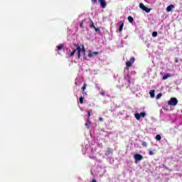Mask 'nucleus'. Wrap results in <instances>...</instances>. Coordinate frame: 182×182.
<instances>
[{"label":"nucleus","instance_id":"obj_1","mask_svg":"<svg viewBox=\"0 0 182 182\" xmlns=\"http://www.w3.org/2000/svg\"><path fill=\"white\" fill-rule=\"evenodd\" d=\"M75 47L77 48V50L78 52V58L80 59V53L83 55V56H86V50L85 49V46H82V49L77 44H75Z\"/></svg>","mask_w":182,"mask_h":182},{"label":"nucleus","instance_id":"obj_2","mask_svg":"<svg viewBox=\"0 0 182 182\" xmlns=\"http://www.w3.org/2000/svg\"><path fill=\"white\" fill-rule=\"evenodd\" d=\"M178 103V100H177V98L172 97L168 101V105H169L170 106H177Z\"/></svg>","mask_w":182,"mask_h":182},{"label":"nucleus","instance_id":"obj_3","mask_svg":"<svg viewBox=\"0 0 182 182\" xmlns=\"http://www.w3.org/2000/svg\"><path fill=\"white\" fill-rule=\"evenodd\" d=\"M136 60V59L134 58V57H132L130 58L129 61H127L126 62V66L127 68H132L133 63H134V61Z\"/></svg>","mask_w":182,"mask_h":182},{"label":"nucleus","instance_id":"obj_4","mask_svg":"<svg viewBox=\"0 0 182 182\" xmlns=\"http://www.w3.org/2000/svg\"><path fill=\"white\" fill-rule=\"evenodd\" d=\"M139 8L141 9H142V11H144L145 12H146V14H149V12H150V11H151V9H149V8L146 7V6H144V4H143V3L139 4Z\"/></svg>","mask_w":182,"mask_h":182},{"label":"nucleus","instance_id":"obj_5","mask_svg":"<svg viewBox=\"0 0 182 182\" xmlns=\"http://www.w3.org/2000/svg\"><path fill=\"white\" fill-rule=\"evenodd\" d=\"M105 156H112L113 154V149L108 147L107 150L105 151Z\"/></svg>","mask_w":182,"mask_h":182},{"label":"nucleus","instance_id":"obj_6","mask_svg":"<svg viewBox=\"0 0 182 182\" xmlns=\"http://www.w3.org/2000/svg\"><path fill=\"white\" fill-rule=\"evenodd\" d=\"M136 161H141V160H143V156L140 155L139 154H136L134 156Z\"/></svg>","mask_w":182,"mask_h":182},{"label":"nucleus","instance_id":"obj_7","mask_svg":"<svg viewBox=\"0 0 182 182\" xmlns=\"http://www.w3.org/2000/svg\"><path fill=\"white\" fill-rule=\"evenodd\" d=\"M97 55H99L98 51H95V52L90 51V53L88 54V58H93V56H97Z\"/></svg>","mask_w":182,"mask_h":182},{"label":"nucleus","instance_id":"obj_8","mask_svg":"<svg viewBox=\"0 0 182 182\" xmlns=\"http://www.w3.org/2000/svg\"><path fill=\"white\" fill-rule=\"evenodd\" d=\"M99 2L100 3L101 7L105 9L106 8L107 4H106V1L105 0H98Z\"/></svg>","mask_w":182,"mask_h":182},{"label":"nucleus","instance_id":"obj_9","mask_svg":"<svg viewBox=\"0 0 182 182\" xmlns=\"http://www.w3.org/2000/svg\"><path fill=\"white\" fill-rule=\"evenodd\" d=\"M174 5L171 4L166 7V12H171V9H173Z\"/></svg>","mask_w":182,"mask_h":182},{"label":"nucleus","instance_id":"obj_10","mask_svg":"<svg viewBox=\"0 0 182 182\" xmlns=\"http://www.w3.org/2000/svg\"><path fill=\"white\" fill-rule=\"evenodd\" d=\"M168 77H171V75H170V73H166L162 77V79L163 80H166V79H168Z\"/></svg>","mask_w":182,"mask_h":182},{"label":"nucleus","instance_id":"obj_11","mask_svg":"<svg viewBox=\"0 0 182 182\" xmlns=\"http://www.w3.org/2000/svg\"><path fill=\"white\" fill-rule=\"evenodd\" d=\"M120 26L119 28V32H122L123 31V26H124V23L123 21H120Z\"/></svg>","mask_w":182,"mask_h":182},{"label":"nucleus","instance_id":"obj_12","mask_svg":"<svg viewBox=\"0 0 182 182\" xmlns=\"http://www.w3.org/2000/svg\"><path fill=\"white\" fill-rule=\"evenodd\" d=\"M128 21L130 23H133V22H134V19L133 17H132V16H128Z\"/></svg>","mask_w":182,"mask_h":182},{"label":"nucleus","instance_id":"obj_13","mask_svg":"<svg viewBox=\"0 0 182 182\" xmlns=\"http://www.w3.org/2000/svg\"><path fill=\"white\" fill-rule=\"evenodd\" d=\"M85 127L90 129V120L87 119V122L85 123Z\"/></svg>","mask_w":182,"mask_h":182},{"label":"nucleus","instance_id":"obj_14","mask_svg":"<svg viewBox=\"0 0 182 182\" xmlns=\"http://www.w3.org/2000/svg\"><path fill=\"white\" fill-rule=\"evenodd\" d=\"M57 49H58V50H62V49H63V44H59L57 46Z\"/></svg>","mask_w":182,"mask_h":182},{"label":"nucleus","instance_id":"obj_15","mask_svg":"<svg viewBox=\"0 0 182 182\" xmlns=\"http://www.w3.org/2000/svg\"><path fill=\"white\" fill-rule=\"evenodd\" d=\"M86 86H87V85L83 84V86L82 87V93H85V95H86V92H85V90H86Z\"/></svg>","mask_w":182,"mask_h":182},{"label":"nucleus","instance_id":"obj_16","mask_svg":"<svg viewBox=\"0 0 182 182\" xmlns=\"http://www.w3.org/2000/svg\"><path fill=\"white\" fill-rule=\"evenodd\" d=\"M149 95H150V96H151V97H154V96H156V95L154 94V90H151L150 92H149Z\"/></svg>","mask_w":182,"mask_h":182},{"label":"nucleus","instance_id":"obj_17","mask_svg":"<svg viewBox=\"0 0 182 182\" xmlns=\"http://www.w3.org/2000/svg\"><path fill=\"white\" fill-rule=\"evenodd\" d=\"M156 140H157L158 141H160V140H161V135L157 134L156 136Z\"/></svg>","mask_w":182,"mask_h":182},{"label":"nucleus","instance_id":"obj_18","mask_svg":"<svg viewBox=\"0 0 182 182\" xmlns=\"http://www.w3.org/2000/svg\"><path fill=\"white\" fill-rule=\"evenodd\" d=\"M135 117H136V120H140V119H141L140 114L136 113L135 114Z\"/></svg>","mask_w":182,"mask_h":182},{"label":"nucleus","instance_id":"obj_19","mask_svg":"<svg viewBox=\"0 0 182 182\" xmlns=\"http://www.w3.org/2000/svg\"><path fill=\"white\" fill-rule=\"evenodd\" d=\"M76 50H77V48L75 49V50H73V52L70 53V56H71V57H72V56H74V55H75V53H76Z\"/></svg>","mask_w":182,"mask_h":182},{"label":"nucleus","instance_id":"obj_20","mask_svg":"<svg viewBox=\"0 0 182 182\" xmlns=\"http://www.w3.org/2000/svg\"><path fill=\"white\" fill-rule=\"evenodd\" d=\"M100 95H101V96H105L106 95V92L105 91V90H101Z\"/></svg>","mask_w":182,"mask_h":182},{"label":"nucleus","instance_id":"obj_21","mask_svg":"<svg viewBox=\"0 0 182 182\" xmlns=\"http://www.w3.org/2000/svg\"><path fill=\"white\" fill-rule=\"evenodd\" d=\"M154 151H156V150H154V151L150 150V151H149V156H154Z\"/></svg>","mask_w":182,"mask_h":182},{"label":"nucleus","instance_id":"obj_22","mask_svg":"<svg viewBox=\"0 0 182 182\" xmlns=\"http://www.w3.org/2000/svg\"><path fill=\"white\" fill-rule=\"evenodd\" d=\"M90 28H96V26H95V23H93V21H91V24L90 25Z\"/></svg>","mask_w":182,"mask_h":182},{"label":"nucleus","instance_id":"obj_23","mask_svg":"<svg viewBox=\"0 0 182 182\" xmlns=\"http://www.w3.org/2000/svg\"><path fill=\"white\" fill-rule=\"evenodd\" d=\"M152 36H153V38L157 37V32H156V31H154V32L152 33Z\"/></svg>","mask_w":182,"mask_h":182},{"label":"nucleus","instance_id":"obj_24","mask_svg":"<svg viewBox=\"0 0 182 182\" xmlns=\"http://www.w3.org/2000/svg\"><path fill=\"white\" fill-rule=\"evenodd\" d=\"M83 97L81 96V97H80V105H83Z\"/></svg>","mask_w":182,"mask_h":182},{"label":"nucleus","instance_id":"obj_25","mask_svg":"<svg viewBox=\"0 0 182 182\" xmlns=\"http://www.w3.org/2000/svg\"><path fill=\"white\" fill-rule=\"evenodd\" d=\"M139 115L141 116V117H146V113L145 112H141L139 114Z\"/></svg>","mask_w":182,"mask_h":182},{"label":"nucleus","instance_id":"obj_26","mask_svg":"<svg viewBox=\"0 0 182 182\" xmlns=\"http://www.w3.org/2000/svg\"><path fill=\"white\" fill-rule=\"evenodd\" d=\"M142 146H144V147H147V142H146V141H142Z\"/></svg>","mask_w":182,"mask_h":182},{"label":"nucleus","instance_id":"obj_27","mask_svg":"<svg viewBox=\"0 0 182 182\" xmlns=\"http://www.w3.org/2000/svg\"><path fill=\"white\" fill-rule=\"evenodd\" d=\"M161 96H163V95L161 93H159L157 95H156V99H160V97H161Z\"/></svg>","mask_w":182,"mask_h":182},{"label":"nucleus","instance_id":"obj_28","mask_svg":"<svg viewBox=\"0 0 182 182\" xmlns=\"http://www.w3.org/2000/svg\"><path fill=\"white\" fill-rule=\"evenodd\" d=\"M87 115H88V120H89V119H90V111H87Z\"/></svg>","mask_w":182,"mask_h":182},{"label":"nucleus","instance_id":"obj_29","mask_svg":"<svg viewBox=\"0 0 182 182\" xmlns=\"http://www.w3.org/2000/svg\"><path fill=\"white\" fill-rule=\"evenodd\" d=\"M80 28H83V22H81V23H80Z\"/></svg>","mask_w":182,"mask_h":182},{"label":"nucleus","instance_id":"obj_30","mask_svg":"<svg viewBox=\"0 0 182 182\" xmlns=\"http://www.w3.org/2000/svg\"><path fill=\"white\" fill-rule=\"evenodd\" d=\"M175 63H178V58H176L175 59Z\"/></svg>","mask_w":182,"mask_h":182},{"label":"nucleus","instance_id":"obj_31","mask_svg":"<svg viewBox=\"0 0 182 182\" xmlns=\"http://www.w3.org/2000/svg\"><path fill=\"white\" fill-rule=\"evenodd\" d=\"M99 121H100V122H103V118H102V117H100V118H99Z\"/></svg>","mask_w":182,"mask_h":182},{"label":"nucleus","instance_id":"obj_32","mask_svg":"<svg viewBox=\"0 0 182 182\" xmlns=\"http://www.w3.org/2000/svg\"><path fill=\"white\" fill-rule=\"evenodd\" d=\"M95 29V32H97V31H99V28H94Z\"/></svg>","mask_w":182,"mask_h":182},{"label":"nucleus","instance_id":"obj_33","mask_svg":"<svg viewBox=\"0 0 182 182\" xmlns=\"http://www.w3.org/2000/svg\"><path fill=\"white\" fill-rule=\"evenodd\" d=\"M92 1L96 4L97 2V0H92Z\"/></svg>","mask_w":182,"mask_h":182},{"label":"nucleus","instance_id":"obj_34","mask_svg":"<svg viewBox=\"0 0 182 182\" xmlns=\"http://www.w3.org/2000/svg\"><path fill=\"white\" fill-rule=\"evenodd\" d=\"M92 182H96V179H92Z\"/></svg>","mask_w":182,"mask_h":182},{"label":"nucleus","instance_id":"obj_35","mask_svg":"<svg viewBox=\"0 0 182 182\" xmlns=\"http://www.w3.org/2000/svg\"><path fill=\"white\" fill-rule=\"evenodd\" d=\"M128 83H130V80H128Z\"/></svg>","mask_w":182,"mask_h":182},{"label":"nucleus","instance_id":"obj_36","mask_svg":"<svg viewBox=\"0 0 182 182\" xmlns=\"http://www.w3.org/2000/svg\"><path fill=\"white\" fill-rule=\"evenodd\" d=\"M91 174H93V172L91 171Z\"/></svg>","mask_w":182,"mask_h":182}]
</instances>
